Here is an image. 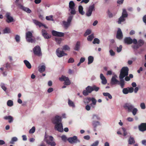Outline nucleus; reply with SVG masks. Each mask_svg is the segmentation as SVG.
Listing matches in <instances>:
<instances>
[{
	"instance_id": "8fccbe9b",
	"label": "nucleus",
	"mask_w": 146,
	"mask_h": 146,
	"mask_svg": "<svg viewBox=\"0 0 146 146\" xmlns=\"http://www.w3.org/2000/svg\"><path fill=\"white\" fill-rule=\"evenodd\" d=\"M91 32V31L90 30L87 29L85 33L84 34V36H87L90 34Z\"/></svg>"
},
{
	"instance_id": "79ce46f5",
	"label": "nucleus",
	"mask_w": 146,
	"mask_h": 146,
	"mask_svg": "<svg viewBox=\"0 0 146 146\" xmlns=\"http://www.w3.org/2000/svg\"><path fill=\"white\" fill-rule=\"evenodd\" d=\"M90 101H91L92 102V104H91V106H92V105H96L97 101L94 98H91Z\"/></svg>"
},
{
	"instance_id": "e433bc0d",
	"label": "nucleus",
	"mask_w": 146,
	"mask_h": 146,
	"mask_svg": "<svg viewBox=\"0 0 146 146\" xmlns=\"http://www.w3.org/2000/svg\"><path fill=\"white\" fill-rule=\"evenodd\" d=\"M125 21V17L121 16L118 19L117 22L118 24H121V22H123Z\"/></svg>"
},
{
	"instance_id": "20e7f679",
	"label": "nucleus",
	"mask_w": 146,
	"mask_h": 146,
	"mask_svg": "<svg viewBox=\"0 0 146 146\" xmlns=\"http://www.w3.org/2000/svg\"><path fill=\"white\" fill-rule=\"evenodd\" d=\"M95 10V4H94L90 5L86 10V15L88 17L91 16L92 14V11Z\"/></svg>"
},
{
	"instance_id": "13d9d810",
	"label": "nucleus",
	"mask_w": 146,
	"mask_h": 146,
	"mask_svg": "<svg viewBox=\"0 0 146 146\" xmlns=\"http://www.w3.org/2000/svg\"><path fill=\"white\" fill-rule=\"evenodd\" d=\"M46 19L48 21H53L52 18V15L49 16H46Z\"/></svg>"
},
{
	"instance_id": "f704fd0d",
	"label": "nucleus",
	"mask_w": 146,
	"mask_h": 146,
	"mask_svg": "<svg viewBox=\"0 0 146 146\" xmlns=\"http://www.w3.org/2000/svg\"><path fill=\"white\" fill-rule=\"evenodd\" d=\"M86 90L89 93H91L93 91L92 86H88L86 88Z\"/></svg>"
},
{
	"instance_id": "9d476101",
	"label": "nucleus",
	"mask_w": 146,
	"mask_h": 146,
	"mask_svg": "<svg viewBox=\"0 0 146 146\" xmlns=\"http://www.w3.org/2000/svg\"><path fill=\"white\" fill-rule=\"evenodd\" d=\"M59 80L60 81H64V84L66 85H69L70 84L71 82L68 78L65 76H62L61 77L59 78Z\"/></svg>"
},
{
	"instance_id": "69168bd1",
	"label": "nucleus",
	"mask_w": 146,
	"mask_h": 146,
	"mask_svg": "<svg viewBox=\"0 0 146 146\" xmlns=\"http://www.w3.org/2000/svg\"><path fill=\"white\" fill-rule=\"evenodd\" d=\"M126 119L129 122H132L134 120V119L133 118L130 117H129L127 118Z\"/></svg>"
},
{
	"instance_id": "6ab92c4d",
	"label": "nucleus",
	"mask_w": 146,
	"mask_h": 146,
	"mask_svg": "<svg viewBox=\"0 0 146 146\" xmlns=\"http://www.w3.org/2000/svg\"><path fill=\"white\" fill-rule=\"evenodd\" d=\"M116 37L117 38L119 39H122L123 37L122 32L120 28L118 29L117 32Z\"/></svg>"
},
{
	"instance_id": "aec40b11",
	"label": "nucleus",
	"mask_w": 146,
	"mask_h": 146,
	"mask_svg": "<svg viewBox=\"0 0 146 146\" xmlns=\"http://www.w3.org/2000/svg\"><path fill=\"white\" fill-rule=\"evenodd\" d=\"M139 130L143 131L146 130V123H143L139 126Z\"/></svg>"
},
{
	"instance_id": "4be33fe9",
	"label": "nucleus",
	"mask_w": 146,
	"mask_h": 146,
	"mask_svg": "<svg viewBox=\"0 0 146 146\" xmlns=\"http://www.w3.org/2000/svg\"><path fill=\"white\" fill-rule=\"evenodd\" d=\"M68 104L69 106L73 108L76 107V106L74 102L70 99H68Z\"/></svg>"
},
{
	"instance_id": "423d86ee",
	"label": "nucleus",
	"mask_w": 146,
	"mask_h": 146,
	"mask_svg": "<svg viewBox=\"0 0 146 146\" xmlns=\"http://www.w3.org/2000/svg\"><path fill=\"white\" fill-rule=\"evenodd\" d=\"M33 51L35 55L39 56H42V54L41 49L39 46H35L33 49Z\"/></svg>"
},
{
	"instance_id": "0eeeda50",
	"label": "nucleus",
	"mask_w": 146,
	"mask_h": 146,
	"mask_svg": "<svg viewBox=\"0 0 146 146\" xmlns=\"http://www.w3.org/2000/svg\"><path fill=\"white\" fill-rule=\"evenodd\" d=\"M67 140L71 144L76 143L80 142V140L78 139L77 137L76 136L68 138L67 139Z\"/></svg>"
},
{
	"instance_id": "5fc2aeb1",
	"label": "nucleus",
	"mask_w": 146,
	"mask_h": 146,
	"mask_svg": "<svg viewBox=\"0 0 146 146\" xmlns=\"http://www.w3.org/2000/svg\"><path fill=\"white\" fill-rule=\"evenodd\" d=\"M121 129L123 132V135L124 136H126L127 134V132L126 131V129L124 127H122Z\"/></svg>"
},
{
	"instance_id": "58836bf2",
	"label": "nucleus",
	"mask_w": 146,
	"mask_h": 146,
	"mask_svg": "<svg viewBox=\"0 0 146 146\" xmlns=\"http://www.w3.org/2000/svg\"><path fill=\"white\" fill-rule=\"evenodd\" d=\"M120 81L119 83V84L120 86L122 88H123L124 87L125 84V82L123 79H120Z\"/></svg>"
},
{
	"instance_id": "a18cd8bd",
	"label": "nucleus",
	"mask_w": 146,
	"mask_h": 146,
	"mask_svg": "<svg viewBox=\"0 0 146 146\" xmlns=\"http://www.w3.org/2000/svg\"><path fill=\"white\" fill-rule=\"evenodd\" d=\"M70 49V47L66 45L62 47V50L66 51H69Z\"/></svg>"
},
{
	"instance_id": "680f3d73",
	"label": "nucleus",
	"mask_w": 146,
	"mask_h": 146,
	"mask_svg": "<svg viewBox=\"0 0 146 146\" xmlns=\"http://www.w3.org/2000/svg\"><path fill=\"white\" fill-rule=\"evenodd\" d=\"M73 17V16L72 15H70L69 17H68V19L67 22L70 23L72 20V18Z\"/></svg>"
},
{
	"instance_id": "c85d7f7f",
	"label": "nucleus",
	"mask_w": 146,
	"mask_h": 146,
	"mask_svg": "<svg viewBox=\"0 0 146 146\" xmlns=\"http://www.w3.org/2000/svg\"><path fill=\"white\" fill-rule=\"evenodd\" d=\"M92 124L94 127H96L100 125V123L99 121H92Z\"/></svg>"
},
{
	"instance_id": "bb28decb",
	"label": "nucleus",
	"mask_w": 146,
	"mask_h": 146,
	"mask_svg": "<svg viewBox=\"0 0 146 146\" xmlns=\"http://www.w3.org/2000/svg\"><path fill=\"white\" fill-rule=\"evenodd\" d=\"M24 62L25 65L29 69H30L31 68V66L29 62L26 60H24Z\"/></svg>"
},
{
	"instance_id": "7c9ffc66",
	"label": "nucleus",
	"mask_w": 146,
	"mask_h": 146,
	"mask_svg": "<svg viewBox=\"0 0 146 146\" xmlns=\"http://www.w3.org/2000/svg\"><path fill=\"white\" fill-rule=\"evenodd\" d=\"M94 57L92 56H89L88 58V64H90L92 63L94 61Z\"/></svg>"
},
{
	"instance_id": "2f4dec72",
	"label": "nucleus",
	"mask_w": 146,
	"mask_h": 146,
	"mask_svg": "<svg viewBox=\"0 0 146 146\" xmlns=\"http://www.w3.org/2000/svg\"><path fill=\"white\" fill-rule=\"evenodd\" d=\"M63 24L65 29H67L70 25V23L68 22L63 21Z\"/></svg>"
},
{
	"instance_id": "bf43d9fd",
	"label": "nucleus",
	"mask_w": 146,
	"mask_h": 146,
	"mask_svg": "<svg viewBox=\"0 0 146 146\" xmlns=\"http://www.w3.org/2000/svg\"><path fill=\"white\" fill-rule=\"evenodd\" d=\"M35 127H32L30 130L29 131V133H33L35 131Z\"/></svg>"
},
{
	"instance_id": "4c0bfd02",
	"label": "nucleus",
	"mask_w": 146,
	"mask_h": 146,
	"mask_svg": "<svg viewBox=\"0 0 146 146\" xmlns=\"http://www.w3.org/2000/svg\"><path fill=\"white\" fill-rule=\"evenodd\" d=\"M69 9L74 8L75 4L74 2L72 1H71L69 3Z\"/></svg>"
},
{
	"instance_id": "cd10ccee",
	"label": "nucleus",
	"mask_w": 146,
	"mask_h": 146,
	"mask_svg": "<svg viewBox=\"0 0 146 146\" xmlns=\"http://www.w3.org/2000/svg\"><path fill=\"white\" fill-rule=\"evenodd\" d=\"M38 70L40 72H43L45 70V66L44 65L40 66L38 67Z\"/></svg>"
},
{
	"instance_id": "0e129e2a",
	"label": "nucleus",
	"mask_w": 146,
	"mask_h": 146,
	"mask_svg": "<svg viewBox=\"0 0 146 146\" xmlns=\"http://www.w3.org/2000/svg\"><path fill=\"white\" fill-rule=\"evenodd\" d=\"M122 45H120L119 47H117V51L118 52H120L122 50Z\"/></svg>"
},
{
	"instance_id": "c756f323",
	"label": "nucleus",
	"mask_w": 146,
	"mask_h": 146,
	"mask_svg": "<svg viewBox=\"0 0 146 146\" xmlns=\"http://www.w3.org/2000/svg\"><path fill=\"white\" fill-rule=\"evenodd\" d=\"M128 143L130 145L133 144L135 143L134 138L131 137H130L128 141Z\"/></svg>"
},
{
	"instance_id": "b1692460",
	"label": "nucleus",
	"mask_w": 146,
	"mask_h": 146,
	"mask_svg": "<svg viewBox=\"0 0 146 146\" xmlns=\"http://www.w3.org/2000/svg\"><path fill=\"white\" fill-rule=\"evenodd\" d=\"M4 119L6 120H8V121L10 123L13 121V117L10 115L5 116L4 117Z\"/></svg>"
},
{
	"instance_id": "f257e3e1",
	"label": "nucleus",
	"mask_w": 146,
	"mask_h": 146,
	"mask_svg": "<svg viewBox=\"0 0 146 146\" xmlns=\"http://www.w3.org/2000/svg\"><path fill=\"white\" fill-rule=\"evenodd\" d=\"M61 121L62 117L59 116H56L52 120V123L55 124V129L60 132L62 131L63 130Z\"/></svg>"
},
{
	"instance_id": "37998d69",
	"label": "nucleus",
	"mask_w": 146,
	"mask_h": 146,
	"mask_svg": "<svg viewBox=\"0 0 146 146\" xmlns=\"http://www.w3.org/2000/svg\"><path fill=\"white\" fill-rule=\"evenodd\" d=\"M103 95L105 96H107L110 99H111L112 98V96L108 92H104L103 93Z\"/></svg>"
},
{
	"instance_id": "393cba45",
	"label": "nucleus",
	"mask_w": 146,
	"mask_h": 146,
	"mask_svg": "<svg viewBox=\"0 0 146 146\" xmlns=\"http://www.w3.org/2000/svg\"><path fill=\"white\" fill-rule=\"evenodd\" d=\"M4 34H9L11 33L10 29L8 27H5L3 30Z\"/></svg>"
},
{
	"instance_id": "72a5a7b5",
	"label": "nucleus",
	"mask_w": 146,
	"mask_h": 146,
	"mask_svg": "<svg viewBox=\"0 0 146 146\" xmlns=\"http://www.w3.org/2000/svg\"><path fill=\"white\" fill-rule=\"evenodd\" d=\"M83 8L82 6H79L78 7V10L79 13L82 15L84 14V12L83 11Z\"/></svg>"
},
{
	"instance_id": "473e14b6",
	"label": "nucleus",
	"mask_w": 146,
	"mask_h": 146,
	"mask_svg": "<svg viewBox=\"0 0 146 146\" xmlns=\"http://www.w3.org/2000/svg\"><path fill=\"white\" fill-rule=\"evenodd\" d=\"M80 42H77L75 45L74 50L76 51H78L80 48Z\"/></svg>"
},
{
	"instance_id": "dca6fc26",
	"label": "nucleus",
	"mask_w": 146,
	"mask_h": 146,
	"mask_svg": "<svg viewBox=\"0 0 146 146\" xmlns=\"http://www.w3.org/2000/svg\"><path fill=\"white\" fill-rule=\"evenodd\" d=\"M6 17L7 18L6 21L8 23L12 22L13 19L12 17L11 16V14L9 13H7L6 14Z\"/></svg>"
},
{
	"instance_id": "2eb2a0df",
	"label": "nucleus",
	"mask_w": 146,
	"mask_h": 146,
	"mask_svg": "<svg viewBox=\"0 0 146 146\" xmlns=\"http://www.w3.org/2000/svg\"><path fill=\"white\" fill-rule=\"evenodd\" d=\"M52 35L55 36L62 37L64 35V33H63L57 32L54 30L52 31Z\"/></svg>"
},
{
	"instance_id": "a19ab883",
	"label": "nucleus",
	"mask_w": 146,
	"mask_h": 146,
	"mask_svg": "<svg viewBox=\"0 0 146 146\" xmlns=\"http://www.w3.org/2000/svg\"><path fill=\"white\" fill-rule=\"evenodd\" d=\"M69 11L71 15H75L76 13V12L74 8L69 9Z\"/></svg>"
},
{
	"instance_id": "864d4df0",
	"label": "nucleus",
	"mask_w": 146,
	"mask_h": 146,
	"mask_svg": "<svg viewBox=\"0 0 146 146\" xmlns=\"http://www.w3.org/2000/svg\"><path fill=\"white\" fill-rule=\"evenodd\" d=\"M99 144V141L98 140H97L92 143L91 145L90 146H98Z\"/></svg>"
},
{
	"instance_id": "1a4fd4ad",
	"label": "nucleus",
	"mask_w": 146,
	"mask_h": 146,
	"mask_svg": "<svg viewBox=\"0 0 146 146\" xmlns=\"http://www.w3.org/2000/svg\"><path fill=\"white\" fill-rule=\"evenodd\" d=\"M33 35L32 33L30 31L27 32L26 33V39L27 41L30 42H33L34 41V40L32 38Z\"/></svg>"
},
{
	"instance_id": "f8f14e48",
	"label": "nucleus",
	"mask_w": 146,
	"mask_h": 146,
	"mask_svg": "<svg viewBox=\"0 0 146 146\" xmlns=\"http://www.w3.org/2000/svg\"><path fill=\"white\" fill-rule=\"evenodd\" d=\"M133 90L134 88L133 87H127L123 88L122 92L124 94H127L129 93H132L133 92Z\"/></svg>"
},
{
	"instance_id": "39448f33",
	"label": "nucleus",
	"mask_w": 146,
	"mask_h": 146,
	"mask_svg": "<svg viewBox=\"0 0 146 146\" xmlns=\"http://www.w3.org/2000/svg\"><path fill=\"white\" fill-rule=\"evenodd\" d=\"M124 42L127 44H130L132 43H133L134 44H137V40L135 38L133 39V40L130 37H126L124 39Z\"/></svg>"
},
{
	"instance_id": "7ed1b4c3",
	"label": "nucleus",
	"mask_w": 146,
	"mask_h": 146,
	"mask_svg": "<svg viewBox=\"0 0 146 146\" xmlns=\"http://www.w3.org/2000/svg\"><path fill=\"white\" fill-rule=\"evenodd\" d=\"M54 138L52 136H49L45 137V141L46 143L51 146H55L56 144L53 141Z\"/></svg>"
},
{
	"instance_id": "6e6552de",
	"label": "nucleus",
	"mask_w": 146,
	"mask_h": 146,
	"mask_svg": "<svg viewBox=\"0 0 146 146\" xmlns=\"http://www.w3.org/2000/svg\"><path fill=\"white\" fill-rule=\"evenodd\" d=\"M123 107L129 112H131L134 107V106L131 103L128 102L125 104L124 105Z\"/></svg>"
},
{
	"instance_id": "6e6d98bb",
	"label": "nucleus",
	"mask_w": 146,
	"mask_h": 146,
	"mask_svg": "<svg viewBox=\"0 0 146 146\" xmlns=\"http://www.w3.org/2000/svg\"><path fill=\"white\" fill-rule=\"evenodd\" d=\"M93 91H95L96 92L98 91L100 89V88L97 87L95 85L92 86Z\"/></svg>"
},
{
	"instance_id": "3c124183",
	"label": "nucleus",
	"mask_w": 146,
	"mask_h": 146,
	"mask_svg": "<svg viewBox=\"0 0 146 146\" xmlns=\"http://www.w3.org/2000/svg\"><path fill=\"white\" fill-rule=\"evenodd\" d=\"M91 98H87L84 100V102L85 104H88L90 101Z\"/></svg>"
},
{
	"instance_id": "c03bdc74",
	"label": "nucleus",
	"mask_w": 146,
	"mask_h": 146,
	"mask_svg": "<svg viewBox=\"0 0 146 146\" xmlns=\"http://www.w3.org/2000/svg\"><path fill=\"white\" fill-rule=\"evenodd\" d=\"M94 37V34H92L91 35L88 36L87 37V40L88 41H91L93 40Z\"/></svg>"
},
{
	"instance_id": "4468645a",
	"label": "nucleus",
	"mask_w": 146,
	"mask_h": 146,
	"mask_svg": "<svg viewBox=\"0 0 146 146\" xmlns=\"http://www.w3.org/2000/svg\"><path fill=\"white\" fill-rule=\"evenodd\" d=\"M33 21L35 24L36 26H38L40 27L42 26H43L45 28L47 29L48 28L45 25L43 24L37 20L33 19Z\"/></svg>"
},
{
	"instance_id": "de8ad7c7",
	"label": "nucleus",
	"mask_w": 146,
	"mask_h": 146,
	"mask_svg": "<svg viewBox=\"0 0 146 146\" xmlns=\"http://www.w3.org/2000/svg\"><path fill=\"white\" fill-rule=\"evenodd\" d=\"M0 86L2 89L5 92H6L7 88L4 84L1 83L0 84Z\"/></svg>"
},
{
	"instance_id": "e2e57ef3",
	"label": "nucleus",
	"mask_w": 146,
	"mask_h": 146,
	"mask_svg": "<svg viewBox=\"0 0 146 146\" xmlns=\"http://www.w3.org/2000/svg\"><path fill=\"white\" fill-rule=\"evenodd\" d=\"M55 41L58 44H60L61 42V39L60 38H55Z\"/></svg>"
},
{
	"instance_id": "338daca9",
	"label": "nucleus",
	"mask_w": 146,
	"mask_h": 146,
	"mask_svg": "<svg viewBox=\"0 0 146 146\" xmlns=\"http://www.w3.org/2000/svg\"><path fill=\"white\" fill-rule=\"evenodd\" d=\"M124 0H118L117 1V3L119 5L122 4L124 2Z\"/></svg>"
},
{
	"instance_id": "412c9836",
	"label": "nucleus",
	"mask_w": 146,
	"mask_h": 146,
	"mask_svg": "<svg viewBox=\"0 0 146 146\" xmlns=\"http://www.w3.org/2000/svg\"><path fill=\"white\" fill-rule=\"evenodd\" d=\"M42 33L44 37L46 39H48L51 37V36L48 35L45 30H42Z\"/></svg>"
},
{
	"instance_id": "49530a36",
	"label": "nucleus",
	"mask_w": 146,
	"mask_h": 146,
	"mask_svg": "<svg viewBox=\"0 0 146 146\" xmlns=\"http://www.w3.org/2000/svg\"><path fill=\"white\" fill-rule=\"evenodd\" d=\"M138 111V110L136 108H133L131 112H132L133 115H135L137 114Z\"/></svg>"
},
{
	"instance_id": "a878e982",
	"label": "nucleus",
	"mask_w": 146,
	"mask_h": 146,
	"mask_svg": "<svg viewBox=\"0 0 146 146\" xmlns=\"http://www.w3.org/2000/svg\"><path fill=\"white\" fill-rule=\"evenodd\" d=\"M92 121L100 120V117L98 115L95 114H94L92 115Z\"/></svg>"
},
{
	"instance_id": "9b49d317",
	"label": "nucleus",
	"mask_w": 146,
	"mask_h": 146,
	"mask_svg": "<svg viewBox=\"0 0 146 146\" xmlns=\"http://www.w3.org/2000/svg\"><path fill=\"white\" fill-rule=\"evenodd\" d=\"M17 6L18 8L27 13H30L31 12V10L25 7L20 3H18L17 4Z\"/></svg>"
},
{
	"instance_id": "c9c22d12",
	"label": "nucleus",
	"mask_w": 146,
	"mask_h": 146,
	"mask_svg": "<svg viewBox=\"0 0 146 146\" xmlns=\"http://www.w3.org/2000/svg\"><path fill=\"white\" fill-rule=\"evenodd\" d=\"M127 16L128 14L126 10L125 9H123V12L121 16L125 18L127 17Z\"/></svg>"
},
{
	"instance_id": "ea45409f",
	"label": "nucleus",
	"mask_w": 146,
	"mask_h": 146,
	"mask_svg": "<svg viewBox=\"0 0 146 146\" xmlns=\"http://www.w3.org/2000/svg\"><path fill=\"white\" fill-rule=\"evenodd\" d=\"M7 105L9 107H11L13 105V102L11 100H8L7 102Z\"/></svg>"
},
{
	"instance_id": "ddd939ff",
	"label": "nucleus",
	"mask_w": 146,
	"mask_h": 146,
	"mask_svg": "<svg viewBox=\"0 0 146 146\" xmlns=\"http://www.w3.org/2000/svg\"><path fill=\"white\" fill-rule=\"evenodd\" d=\"M56 53L57 56L59 57H61L67 55V54L65 53L63 50H60V48L56 49Z\"/></svg>"
},
{
	"instance_id": "09e8293b",
	"label": "nucleus",
	"mask_w": 146,
	"mask_h": 146,
	"mask_svg": "<svg viewBox=\"0 0 146 146\" xmlns=\"http://www.w3.org/2000/svg\"><path fill=\"white\" fill-rule=\"evenodd\" d=\"M18 139L16 137H13L11 139V141H10V143L11 144H13L14 143V142L16 141H17Z\"/></svg>"
},
{
	"instance_id": "a211bd4d",
	"label": "nucleus",
	"mask_w": 146,
	"mask_h": 146,
	"mask_svg": "<svg viewBox=\"0 0 146 146\" xmlns=\"http://www.w3.org/2000/svg\"><path fill=\"white\" fill-rule=\"evenodd\" d=\"M100 78L102 81L101 83L102 84L105 85L107 83V80L102 74L101 73L100 74Z\"/></svg>"
},
{
	"instance_id": "f03ea898",
	"label": "nucleus",
	"mask_w": 146,
	"mask_h": 146,
	"mask_svg": "<svg viewBox=\"0 0 146 146\" xmlns=\"http://www.w3.org/2000/svg\"><path fill=\"white\" fill-rule=\"evenodd\" d=\"M129 69L127 67H124L121 70L119 78L120 79H123L128 74Z\"/></svg>"
},
{
	"instance_id": "f3484780",
	"label": "nucleus",
	"mask_w": 146,
	"mask_h": 146,
	"mask_svg": "<svg viewBox=\"0 0 146 146\" xmlns=\"http://www.w3.org/2000/svg\"><path fill=\"white\" fill-rule=\"evenodd\" d=\"M117 78V76L116 75H114L113 76L111 80V84H117L119 81L116 79Z\"/></svg>"
},
{
	"instance_id": "052dcab7",
	"label": "nucleus",
	"mask_w": 146,
	"mask_h": 146,
	"mask_svg": "<svg viewBox=\"0 0 146 146\" xmlns=\"http://www.w3.org/2000/svg\"><path fill=\"white\" fill-rule=\"evenodd\" d=\"M140 106L141 108L142 109H145L146 108L145 105L144 103H141L140 104Z\"/></svg>"
},
{
	"instance_id": "774afa93",
	"label": "nucleus",
	"mask_w": 146,
	"mask_h": 146,
	"mask_svg": "<svg viewBox=\"0 0 146 146\" xmlns=\"http://www.w3.org/2000/svg\"><path fill=\"white\" fill-rule=\"evenodd\" d=\"M109 52L111 56H114L115 55L114 52L112 50H110Z\"/></svg>"
},
{
	"instance_id": "4d7b16f0",
	"label": "nucleus",
	"mask_w": 146,
	"mask_h": 146,
	"mask_svg": "<svg viewBox=\"0 0 146 146\" xmlns=\"http://www.w3.org/2000/svg\"><path fill=\"white\" fill-rule=\"evenodd\" d=\"M15 39L17 42H19L20 40V36L18 35H16L15 37Z\"/></svg>"
},
{
	"instance_id": "603ef678",
	"label": "nucleus",
	"mask_w": 146,
	"mask_h": 146,
	"mask_svg": "<svg viewBox=\"0 0 146 146\" xmlns=\"http://www.w3.org/2000/svg\"><path fill=\"white\" fill-rule=\"evenodd\" d=\"M100 40L98 38H95L93 42V43L94 44H99L100 43Z\"/></svg>"
},
{
	"instance_id": "5701e85b",
	"label": "nucleus",
	"mask_w": 146,
	"mask_h": 146,
	"mask_svg": "<svg viewBox=\"0 0 146 146\" xmlns=\"http://www.w3.org/2000/svg\"><path fill=\"white\" fill-rule=\"evenodd\" d=\"M137 45L136 46V48H138L139 47L143 45L144 43V41L143 40L139 39L137 41Z\"/></svg>"
}]
</instances>
